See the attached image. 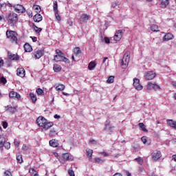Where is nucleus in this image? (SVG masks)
<instances>
[{"label": "nucleus", "instance_id": "f8f14e48", "mask_svg": "<svg viewBox=\"0 0 176 176\" xmlns=\"http://www.w3.org/2000/svg\"><path fill=\"white\" fill-rule=\"evenodd\" d=\"M156 76V73H154L153 72H148L145 74V78L147 79V80H152Z\"/></svg>", "mask_w": 176, "mask_h": 176}, {"label": "nucleus", "instance_id": "a878e982", "mask_svg": "<svg viewBox=\"0 0 176 176\" xmlns=\"http://www.w3.org/2000/svg\"><path fill=\"white\" fill-rule=\"evenodd\" d=\"M151 30L153 32H160L161 28L157 25H153L151 27Z\"/></svg>", "mask_w": 176, "mask_h": 176}, {"label": "nucleus", "instance_id": "473e14b6", "mask_svg": "<svg viewBox=\"0 0 176 176\" xmlns=\"http://www.w3.org/2000/svg\"><path fill=\"white\" fill-rule=\"evenodd\" d=\"M33 9L36 11V13H41V6L38 5H34L33 6Z\"/></svg>", "mask_w": 176, "mask_h": 176}, {"label": "nucleus", "instance_id": "6e6d98bb", "mask_svg": "<svg viewBox=\"0 0 176 176\" xmlns=\"http://www.w3.org/2000/svg\"><path fill=\"white\" fill-rule=\"evenodd\" d=\"M14 145H15V146H19V145H20V142L19 141H18L17 140H14Z\"/></svg>", "mask_w": 176, "mask_h": 176}, {"label": "nucleus", "instance_id": "3c124183", "mask_svg": "<svg viewBox=\"0 0 176 176\" xmlns=\"http://www.w3.org/2000/svg\"><path fill=\"white\" fill-rule=\"evenodd\" d=\"M30 149V146L27 144H23L22 146V150L23 151H28Z\"/></svg>", "mask_w": 176, "mask_h": 176}, {"label": "nucleus", "instance_id": "c03bdc74", "mask_svg": "<svg viewBox=\"0 0 176 176\" xmlns=\"http://www.w3.org/2000/svg\"><path fill=\"white\" fill-rule=\"evenodd\" d=\"M8 82V80H6V78H4L3 76L0 78V83H3V85H6Z\"/></svg>", "mask_w": 176, "mask_h": 176}, {"label": "nucleus", "instance_id": "7ed1b4c3", "mask_svg": "<svg viewBox=\"0 0 176 176\" xmlns=\"http://www.w3.org/2000/svg\"><path fill=\"white\" fill-rule=\"evenodd\" d=\"M56 157L58 158L59 162L63 163V164H64L65 162H68V160H70L71 162L72 160H74V157H72V155H56Z\"/></svg>", "mask_w": 176, "mask_h": 176}, {"label": "nucleus", "instance_id": "4be33fe9", "mask_svg": "<svg viewBox=\"0 0 176 176\" xmlns=\"http://www.w3.org/2000/svg\"><path fill=\"white\" fill-rule=\"evenodd\" d=\"M23 47H24L25 52H32V47L28 43H25V45H23Z\"/></svg>", "mask_w": 176, "mask_h": 176}, {"label": "nucleus", "instance_id": "603ef678", "mask_svg": "<svg viewBox=\"0 0 176 176\" xmlns=\"http://www.w3.org/2000/svg\"><path fill=\"white\" fill-rule=\"evenodd\" d=\"M68 174L69 176H75V172H74V170L72 169L68 170Z\"/></svg>", "mask_w": 176, "mask_h": 176}, {"label": "nucleus", "instance_id": "cd10ccee", "mask_svg": "<svg viewBox=\"0 0 176 176\" xmlns=\"http://www.w3.org/2000/svg\"><path fill=\"white\" fill-rule=\"evenodd\" d=\"M73 52L76 56H79V54H82V51H80V47H76Z\"/></svg>", "mask_w": 176, "mask_h": 176}, {"label": "nucleus", "instance_id": "8fccbe9b", "mask_svg": "<svg viewBox=\"0 0 176 176\" xmlns=\"http://www.w3.org/2000/svg\"><path fill=\"white\" fill-rule=\"evenodd\" d=\"M3 146L6 149H10V143L5 142Z\"/></svg>", "mask_w": 176, "mask_h": 176}, {"label": "nucleus", "instance_id": "a211bd4d", "mask_svg": "<svg viewBox=\"0 0 176 176\" xmlns=\"http://www.w3.org/2000/svg\"><path fill=\"white\" fill-rule=\"evenodd\" d=\"M166 123L168 126H170V127H172L176 130V121H174V120H167Z\"/></svg>", "mask_w": 176, "mask_h": 176}, {"label": "nucleus", "instance_id": "393cba45", "mask_svg": "<svg viewBox=\"0 0 176 176\" xmlns=\"http://www.w3.org/2000/svg\"><path fill=\"white\" fill-rule=\"evenodd\" d=\"M89 17L90 16H89V15H87V14H83L80 16V21H82L83 23H86V21H87V20H89Z\"/></svg>", "mask_w": 176, "mask_h": 176}, {"label": "nucleus", "instance_id": "f03ea898", "mask_svg": "<svg viewBox=\"0 0 176 176\" xmlns=\"http://www.w3.org/2000/svg\"><path fill=\"white\" fill-rule=\"evenodd\" d=\"M6 21H8V25L14 27L15 24H17V21H19V17L17 16V14L14 12L10 13L6 16Z\"/></svg>", "mask_w": 176, "mask_h": 176}, {"label": "nucleus", "instance_id": "58836bf2", "mask_svg": "<svg viewBox=\"0 0 176 176\" xmlns=\"http://www.w3.org/2000/svg\"><path fill=\"white\" fill-rule=\"evenodd\" d=\"M33 28L37 34H39L42 31V28H38L35 24H33Z\"/></svg>", "mask_w": 176, "mask_h": 176}, {"label": "nucleus", "instance_id": "680f3d73", "mask_svg": "<svg viewBox=\"0 0 176 176\" xmlns=\"http://www.w3.org/2000/svg\"><path fill=\"white\" fill-rule=\"evenodd\" d=\"M104 41H105V43H109L110 42L109 38L104 37Z\"/></svg>", "mask_w": 176, "mask_h": 176}, {"label": "nucleus", "instance_id": "20e7f679", "mask_svg": "<svg viewBox=\"0 0 176 176\" xmlns=\"http://www.w3.org/2000/svg\"><path fill=\"white\" fill-rule=\"evenodd\" d=\"M129 63H130V56L129 54H124L121 60V67L124 69H126V68L129 67Z\"/></svg>", "mask_w": 176, "mask_h": 176}, {"label": "nucleus", "instance_id": "79ce46f5", "mask_svg": "<svg viewBox=\"0 0 176 176\" xmlns=\"http://www.w3.org/2000/svg\"><path fill=\"white\" fill-rule=\"evenodd\" d=\"M36 93L38 96H43V94H45V91H43L41 88L36 89Z\"/></svg>", "mask_w": 176, "mask_h": 176}, {"label": "nucleus", "instance_id": "6ab92c4d", "mask_svg": "<svg viewBox=\"0 0 176 176\" xmlns=\"http://www.w3.org/2000/svg\"><path fill=\"white\" fill-rule=\"evenodd\" d=\"M42 15H41V14H36L34 16H33V20L34 21V23H39L41 21H42Z\"/></svg>", "mask_w": 176, "mask_h": 176}, {"label": "nucleus", "instance_id": "49530a36", "mask_svg": "<svg viewBox=\"0 0 176 176\" xmlns=\"http://www.w3.org/2000/svg\"><path fill=\"white\" fill-rule=\"evenodd\" d=\"M11 39L12 42H16L17 43V33H15L12 37Z\"/></svg>", "mask_w": 176, "mask_h": 176}, {"label": "nucleus", "instance_id": "864d4df0", "mask_svg": "<svg viewBox=\"0 0 176 176\" xmlns=\"http://www.w3.org/2000/svg\"><path fill=\"white\" fill-rule=\"evenodd\" d=\"M86 152L87 155H93V150L90 148H87Z\"/></svg>", "mask_w": 176, "mask_h": 176}, {"label": "nucleus", "instance_id": "c9c22d12", "mask_svg": "<svg viewBox=\"0 0 176 176\" xmlns=\"http://www.w3.org/2000/svg\"><path fill=\"white\" fill-rule=\"evenodd\" d=\"M54 12H58V5L57 4V1H54V6H53Z\"/></svg>", "mask_w": 176, "mask_h": 176}, {"label": "nucleus", "instance_id": "052dcab7", "mask_svg": "<svg viewBox=\"0 0 176 176\" xmlns=\"http://www.w3.org/2000/svg\"><path fill=\"white\" fill-rule=\"evenodd\" d=\"M91 144H93V145H96L97 144V141L94 140V139L90 140Z\"/></svg>", "mask_w": 176, "mask_h": 176}, {"label": "nucleus", "instance_id": "e2e57ef3", "mask_svg": "<svg viewBox=\"0 0 176 176\" xmlns=\"http://www.w3.org/2000/svg\"><path fill=\"white\" fill-rule=\"evenodd\" d=\"M29 17H32V11H27Z\"/></svg>", "mask_w": 176, "mask_h": 176}, {"label": "nucleus", "instance_id": "dca6fc26", "mask_svg": "<svg viewBox=\"0 0 176 176\" xmlns=\"http://www.w3.org/2000/svg\"><path fill=\"white\" fill-rule=\"evenodd\" d=\"M159 2H160V6L162 9H166L167 6L170 3L168 0H159Z\"/></svg>", "mask_w": 176, "mask_h": 176}, {"label": "nucleus", "instance_id": "338daca9", "mask_svg": "<svg viewBox=\"0 0 176 176\" xmlns=\"http://www.w3.org/2000/svg\"><path fill=\"white\" fill-rule=\"evenodd\" d=\"M113 176H122L121 173H116V174L113 175Z\"/></svg>", "mask_w": 176, "mask_h": 176}, {"label": "nucleus", "instance_id": "4468645a", "mask_svg": "<svg viewBox=\"0 0 176 176\" xmlns=\"http://www.w3.org/2000/svg\"><path fill=\"white\" fill-rule=\"evenodd\" d=\"M104 131H108L109 133H112L113 131V126L109 124V122L107 121L104 124Z\"/></svg>", "mask_w": 176, "mask_h": 176}, {"label": "nucleus", "instance_id": "09e8293b", "mask_svg": "<svg viewBox=\"0 0 176 176\" xmlns=\"http://www.w3.org/2000/svg\"><path fill=\"white\" fill-rule=\"evenodd\" d=\"M55 13V17L58 21H61V16H60V14H58V11L54 12Z\"/></svg>", "mask_w": 176, "mask_h": 176}, {"label": "nucleus", "instance_id": "72a5a7b5", "mask_svg": "<svg viewBox=\"0 0 176 176\" xmlns=\"http://www.w3.org/2000/svg\"><path fill=\"white\" fill-rule=\"evenodd\" d=\"M135 160L138 163V164H140V166L144 164V160L141 157L135 158Z\"/></svg>", "mask_w": 176, "mask_h": 176}, {"label": "nucleus", "instance_id": "13d9d810", "mask_svg": "<svg viewBox=\"0 0 176 176\" xmlns=\"http://www.w3.org/2000/svg\"><path fill=\"white\" fill-rule=\"evenodd\" d=\"M4 174L6 176H12V173L9 170H6Z\"/></svg>", "mask_w": 176, "mask_h": 176}, {"label": "nucleus", "instance_id": "a18cd8bd", "mask_svg": "<svg viewBox=\"0 0 176 176\" xmlns=\"http://www.w3.org/2000/svg\"><path fill=\"white\" fill-rule=\"evenodd\" d=\"M113 79H115V77L113 76H110L107 80V83H113Z\"/></svg>", "mask_w": 176, "mask_h": 176}, {"label": "nucleus", "instance_id": "7c9ffc66", "mask_svg": "<svg viewBox=\"0 0 176 176\" xmlns=\"http://www.w3.org/2000/svg\"><path fill=\"white\" fill-rule=\"evenodd\" d=\"M88 68L90 71H93V69H94V68H96V63H94V62L89 63V64L88 65Z\"/></svg>", "mask_w": 176, "mask_h": 176}, {"label": "nucleus", "instance_id": "0eeeda50", "mask_svg": "<svg viewBox=\"0 0 176 176\" xmlns=\"http://www.w3.org/2000/svg\"><path fill=\"white\" fill-rule=\"evenodd\" d=\"M44 54H45V50H37V51L33 52L32 57H33V58L39 59Z\"/></svg>", "mask_w": 176, "mask_h": 176}, {"label": "nucleus", "instance_id": "f704fd0d", "mask_svg": "<svg viewBox=\"0 0 176 176\" xmlns=\"http://www.w3.org/2000/svg\"><path fill=\"white\" fill-rule=\"evenodd\" d=\"M109 63V60L108 59V57L103 58V60L102 61V65H104L107 67V65Z\"/></svg>", "mask_w": 176, "mask_h": 176}, {"label": "nucleus", "instance_id": "e433bc0d", "mask_svg": "<svg viewBox=\"0 0 176 176\" xmlns=\"http://www.w3.org/2000/svg\"><path fill=\"white\" fill-rule=\"evenodd\" d=\"M56 56H59L60 57H65V54L60 50H56Z\"/></svg>", "mask_w": 176, "mask_h": 176}, {"label": "nucleus", "instance_id": "2eb2a0df", "mask_svg": "<svg viewBox=\"0 0 176 176\" xmlns=\"http://www.w3.org/2000/svg\"><path fill=\"white\" fill-rule=\"evenodd\" d=\"M16 75L21 78H24L25 76V70L24 68H18L16 69Z\"/></svg>", "mask_w": 176, "mask_h": 176}, {"label": "nucleus", "instance_id": "9d476101", "mask_svg": "<svg viewBox=\"0 0 176 176\" xmlns=\"http://www.w3.org/2000/svg\"><path fill=\"white\" fill-rule=\"evenodd\" d=\"M147 89L148 90H160V86L153 84L152 82H148L147 84Z\"/></svg>", "mask_w": 176, "mask_h": 176}, {"label": "nucleus", "instance_id": "2f4dec72", "mask_svg": "<svg viewBox=\"0 0 176 176\" xmlns=\"http://www.w3.org/2000/svg\"><path fill=\"white\" fill-rule=\"evenodd\" d=\"M50 137H56L57 135V131L54 129H51L49 133Z\"/></svg>", "mask_w": 176, "mask_h": 176}, {"label": "nucleus", "instance_id": "c85d7f7f", "mask_svg": "<svg viewBox=\"0 0 176 176\" xmlns=\"http://www.w3.org/2000/svg\"><path fill=\"white\" fill-rule=\"evenodd\" d=\"M53 69L54 72H60L61 71V67L58 64H54Z\"/></svg>", "mask_w": 176, "mask_h": 176}, {"label": "nucleus", "instance_id": "5fc2aeb1", "mask_svg": "<svg viewBox=\"0 0 176 176\" xmlns=\"http://www.w3.org/2000/svg\"><path fill=\"white\" fill-rule=\"evenodd\" d=\"M67 24H69V25H70V27H72V25H74V22L72 21V20L71 19H69L67 20Z\"/></svg>", "mask_w": 176, "mask_h": 176}, {"label": "nucleus", "instance_id": "f257e3e1", "mask_svg": "<svg viewBox=\"0 0 176 176\" xmlns=\"http://www.w3.org/2000/svg\"><path fill=\"white\" fill-rule=\"evenodd\" d=\"M38 126L41 127V130L43 131H46V130H49L50 127H53L54 124L52 122H47V120L43 116H39L36 120Z\"/></svg>", "mask_w": 176, "mask_h": 176}, {"label": "nucleus", "instance_id": "0e129e2a", "mask_svg": "<svg viewBox=\"0 0 176 176\" xmlns=\"http://www.w3.org/2000/svg\"><path fill=\"white\" fill-rule=\"evenodd\" d=\"M33 42H36L38 41V38L35 36H31Z\"/></svg>", "mask_w": 176, "mask_h": 176}, {"label": "nucleus", "instance_id": "9b49d317", "mask_svg": "<svg viewBox=\"0 0 176 176\" xmlns=\"http://www.w3.org/2000/svg\"><path fill=\"white\" fill-rule=\"evenodd\" d=\"M8 56L9 60H12L15 61H19V60H20V56H19V55L12 54L10 52H8Z\"/></svg>", "mask_w": 176, "mask_h": 176}, {"label": "nucleus", "instance_id": "4c0bfd02", "mask_svg": "<svg viewBox=\"0 0 176 176\" xmlns=\"http://www.w3.org/2000/svg\"><path fill=\"white\" fill-rule=\"evenodd\" d=\"M16 161L18 162V163L21 164V163H23V155H16Z\"/></svg>", "mask_w": 176, "mask_h": 176}, {"label": "nucleus", "instance_id": "1a4fd4ad", "mask_svg": "<svg viewBox=\"0 0 176 176\" xmlns=\"http://www.w3.org/2000/svg\"><path fill=\"white\" fill-rule=\"evenodd\" d=\"M133 86L136 90H142L143 89L142 85L140 83V79L138 78L133 79Z\"/></svg>", "mask_w": 176, "mask_h": 176}, {"label": "nucleus", "instance_id": "423d86ee", "mask_svg": "<svg viewBox=\"0 0 176 176\" xmlns=\"http://www.w3.org/2000/svg\"><path fill=\"white\" fill-rule=\"evenodd\" d=\"M13 8L16 13H25V8L20 4H15Z\"/></svg>", "mask_w": 176, "mask_h": 176}, {"label": "nucleus", "instance_id": "bb28decb", "mask_svg": "<svg viewBox=\"0 0 176 176\" xmlns=\"http://www.w3.org/2000/svg\"><path fill=\"white\" fill-rule=\"evenodd\" d=\"M16 32L12 30H7L6 31V36L8 38H12V37L14 35Z\"/></svg>", "mask_w": 176, "mask_h": 176}, {"label": "nucleus", "instance_id": "69168bd1", "mask_svg": "<svg viewBox=\"0 0 176 176\" xmlns=\"http://www.w3.org/2000/svg\"><path fill=\"white\" fill-rule=\"evenodd\" d=\"M54 119H60L61 118V116L56 114L54 116Z\"/></svg>", "mask_w": 176, "mask_h": 176}, {"label": "nucleus", "instance_id": "6e6552de", "mask_svg": "<svg viewBox=\"0 0 176 176\" xmlns=\"http://www.w3.org/2000/svg\"><path fill=\"white\" fill-rule=\"evenodd\" d=\"M123 36V30H119L116 32V34L114 35V41L116 42H119L120 39H122Z\"/></svg>", "mask_w": 176, "mask_h": 176}, {"label": "nucleus", "instance_id": "f3484780", "mask_svg": "<svg viewBox=\"0 0 176 176\" xmlns=\"http://www.w3.org/2000/svg\"><path fill=\"white\" fill-rule=\"evenodd\" d=\"M49 144H50V146H52V148H57V146H58V145H59L58 140H57L56 139H52V140H50Z\"/></svg>", "mask_w": 176, "mask_h": 176}, {"label": "nucleus", "instance_id": "aec40b11", "mask_svg": "<svg viewBox=\"0 0 176 176\" xmlns=\"http://www.w3.org/2000/svg\"><path fill=\"white\" fill-rule=\"evenodd\" d=\"M6 109L8 112H10V113H14L17 111V109L16 107H13L12 106H6Z\"/></svg>", "mask_w": 176, "mask_h": 176}, {"label": "nucleus", "instance_id": "5701e85b", "mask_svg": "<svg viewBox=\"0 0 176 176\" xmlns=\"http://www.w3.org/2000/svg\"><path fill=\"white\" fill-rule=\"evenodd\" d=\"M5 142H6V138L2 135H0V148H3Z\"/></svg>", "mask_w": 176, "mask_h": 176}, {"label": "nucleus", "instance_id": "bf43d9fd", "mask_svg": "<svg viewBox=\"0 0 176 176\" xmlns=\"http://www.w3.org/2000/svg\"><path fill=\"white\" fill-rule=\"evenodd\" d=\"M3 129H7L8 128V123L6 122H3Z\"/></svg>", "mask_w": 176, "mask_h": 176}, {"label": "nucleus", "instance_id": "c756f323", "mask_svg": "<svg viewBox=\"0 0 176 176\" xmlns=\"http://www.w3.org/2000/svg\"><path fill=\"white\" fill-rule=\"evenodd\" d=\"M57 91H63V90H64V89H65V86H64V85L63 84H60L58 86H56V87Z\"/></svg>", "mask_w": 176, "mask_h": 176}, {"label": "nucleus", "instance_id": "ea45409f", "mask_svg": "<svg viewBox=\"0 0 176 176\" xmlns=\"http://www.w3.org/2000/svg\"><path fill=\"white\" fill-rule=\"evenodd\" d=\"M30 98L32 101V102H36V96H35V94L30 93Z\"/></svg>", "mask_w": 176, "mask_h": 176}, {"label": "nucleus", "instance_id": "a19ab883", "mask_svg": "<svg viewBox=\"0 0 176 176\" xmlns=\"http://www.w3.org/2000/svg\"><path fill=\"white\" fill-rule=\"evenodd\" d=\"M139 127H140V129H142L143 131H148V129H146V128L145 127V124H144V123H139Z\"/></svg>", "mask_w": 176, "mask_h": 176}, {"label": "nucleus", "instance_id": "4d7b16f0", "mask_svg": "<svg viewBox=\"0 0 176 176\" xmlns=\"http://www.w3.org/2000/svg\"><path fill=\"white\" fill-rule=\"evenodd\" d=\"M141 140L143 142V144H146L147 140H146V136L142 137Z\"/></svg>", "mask_w": 176, "mask_h": 176}, {"label": "nucleus", "instance_id": "de8ad7c7", "mask_svg": "<svg viewBox=\"0 0 176 176\" xmlns=\"http://www.w3.org/2000/svg\"><path fill=\"white\" fill-rule=\"evenodd\" d=\"M87 157L91 163H94V159H93V156L91 155H87Z\"/></svg>", "mask_w": 176, "mask_h": 176}, {"label": "nucleus", "instance_id": "37998d69", "mask_svg": "<svg viewBox=\"0 0 176 176\" xmlns=\"http://www.w3.org/2000/svg\"><path fill=\"white\" fill-rule=\"evenodd\" d=\"M153 162H156L157 160H159V159H160V157H162V155H153Z\"/></svg>", "mask_w": 176, "mask_h": 176}, {"label": "nucleus", "instance_id": "b1692460", "mask_svg": "<svg viewBox=\"0 0 176 176\" xmlns=\"http://www.w3.org/2000/svg\"><path fill=\"white\" fill-rule=\"evenodd\" d=\"M105 162V160L101 158V157H95L94 159V163H97L98 164H102Z\"/></svg>", "mask_w": 176, "mask_h": 176}, {"label": "nucleus", "instance_id": "ddd939ff", "mask_svg": "<svg viewBox=\"0 0 176 176\" xmlns=\"http://www.w3.org/2000/svg\"><path fill=\"white\" fill-rule=\"evenodd\" d=\"M9 97L10 98H16V100H20L21 98V96L19 93L12 91L9 93Z\"/></svg>", "mask_w": 176, "mask_h": 176}, {"label": "nucleus", "instance_id": "774afa93", "mask_svg": "<svg viewBox=\"0 0 176 176\" xmlns=\"http://www.w3.org/2000/svg\"><path fill=\"white\" fill-rule=\"evenodd\" d=\"M126 176H131V173H130V172H129L128 170L126 171Z\"/></svg>", "mask_w": 176, "mask_h": 176}, {"label": "nucleus", "instance_id": "412c9836", "mask_svg": "<svg viewBox=\"0 0 176 176\" xmlns=\"http://www.w3.org/2000/svg\"><path fill=\"white\" fill-rule=\"evenodd\" d=\"M164 41H171V39H174V35L171 33H167L166 34L164 35L163 37Z\"/></svg>", "mask_w": 176, "mask_h": 176}, {"label": "nucleus", "instance_id": "39448f33", "mask_svg": "<svg viewBox=\"0 0 176 176\" xmlns=\"http://www.w3.org/2000/svg\"><path fill=\"white\" fill-rule=\"evenodd\" d=\"M54 61H56V63H58V61H63V63H65L66 64H69V63H70L69 59H68L65 56H59L58 55H55L54 56Z\"/></svg>", "mask_w": 176, "mask_h": 176}]
</instances>
